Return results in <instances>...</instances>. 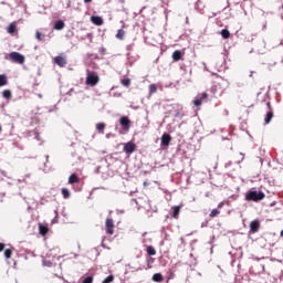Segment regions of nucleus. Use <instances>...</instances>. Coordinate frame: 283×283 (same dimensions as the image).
Listing matches in <instances>:
<instances>
[{"label": "nucleus", "mask_w": 283, "mask_h": 283, "mask_svg": "<svg viewBox=\"0 0 283 283\" xmlns=\"http://www.w3.org/2000/svg\"><path fill=\"white\" fill-rule=\"evenodd\" d=\"M264 198H266V195L262 191L250 190L245 193V200H248V202H260V200H264Z\"/></svg>", "instance_id": "f257e3e1"}, {"label": "nucleus", "mask_w": 283, "mask_h": 283, "mask_svg": "<svg viewBox=\"0 0 283 283\" xmlns=\"http://www.w3.org/2000/svg\"><path fill=\"white\" fill-rule=\"evenodd\" d=\"M99 81H101V77L98 76V73L87 71L86 85H90L91 87H95V85H98Z\"/></svg>", "instance_id": "f03ea898"}, {"label": "nucleus", "mask_w": 283, "mask_h": 283, "mask_svg": "<svg viewBox=\"0 0 283 283\" xmlns=\"http://www.w3.org/2000/svg\"><path fill=\"white\" fill-rule=\"evenodd\" d=\"M9 59L12 61V63H18L19 65H23L25 63V56L19 52H11L9 54Z\"/></svg>", "instance_id": "7ed1b4c3"}, {"label": "nucleus", "mask_w": 283, "mask_h": 283, "mask_svg": "<svg viewBox=\"0 0 283 283\" xmlns=\"http://www.w3.org/2000/svg\"><path fill=\"white\" fill-rule=\"evenodd\" d=\"M105 227H106V234L114 235V229L116 227V226H114V219L107 218L105 220Z\"/></svg>", "instance_id": "20e7f679"}, {"label": "nucleus", "mask_w": 283, "mask_h": 283, "mask_svg": "<svg viewBox=\"0 0 283 283\" xmlns=\"http://www.w3.org/2000/svg\"><path fill=\"white\" fill-rule=\"evenodd\" d=\"M119 125L124 129V132H129V126L132 125V120L127 116H122L119 118Z\"/></svg>", "instance_id": "39448f33"}, {"label": "nucleus", "mask_w": 283, "mask_h": 283, "mask_svg": "<svg viewBox=\"0 0 283 283\" xmlns=\"http://www.w3.org/2000/svg\"><path fill=\"white\" fill-rule=\"evenodd\" d=\"M125 154H134L136 151V144L128 142L124 146Z\"/></svg>", "instance_id": "423d86ee"}, {"label": "nucleus", "mask_w": 283, "mask_h": 283, "mask_svg": "<svg viewBox=\"0 0 283 283\" xmlns=\"http://www.w3.org/2000/svg\"><path fill=\"white\" fill-rule=\"evenodd\" d=\"M54 63L59 65V67H65L67 60L64 56L57 55L54 57Z\"/></svg>", "instance_id": "0eeeda50"}, {"label": "nucleus", "mask_w": 283, "mask_h": 283, "mask_svg": "<svg viewBox=\"0 0 283 283\" xmlns=\"http://www.w3.org/2000/svg\"><path fill=\"white\" fill-rule=\"evenodd\" d=\"M207 98H209V94H207L206 92H203L199 98H196L193 101V105L195 107H200V105H202V101H207Z\"/></svg>", "instance_id": "6e6552de"}, {"label": "nucleus", "mask_w": 283, "mask_h": 283, "mask_svg": "<svg viewBox=\"0 0 283 283\" xmlns=\"http://www.w3.org/2000/svg\"><path fill=\"white\" fill-rule=\"evenodd\" d=\"M250 231L251 233H258L260 231V221L253 220L250 222Z\"/></svg>", "instance_id": "1a4fd4ad"}, {"label": "nucleus", "mask_w": 283, "mask_h": 283, "mask_svg": "<svg viewBox=\"0 0 283 283\" xmlns=\"http://www.w3.org/2000/svg\"><path fill=\"white\" fill-rule=\"evenodd\" d=\"M169 143H171V135L165 133L161 136V146L163 147H169Z\"/></svg>", "instance_id": "9d476101"}, {"label": "nucleus", "mask_w": 283, "mask_h": 283, "mask_svg": "<svg viewBox=\"0 0 283 283\" xmlns=\"http://www.w3.org/2000/svg\"><path fill=\"white\" fill-rule=\"evenodd\" d=\"M268 107L270 111L266 113V116H265L266 125H269V123H271V120H273V111L271 109V102H268Z\"/></svg>", "instance_id": "9b49d317"}, {"label": "nucleus", "mask_w": 283, "mask_h": 283, "mask_svg": "<svg viewBox=\"0 0 283 283\" xmlns=\"http://www.w3.org/2000/svg\"><path fill=\"white\" fill-rule=\"evenodd\" d=\"M77 182H81V178H78L77 174H72L69 177V185H76Z\"/></svg>", "instance_id": "f8f14e48"}, {"label": "nucleus", "mask_w": 283, "mask_h": 283, "mask_svg": "<svg viewBox=\"0 0 283 283\" xmlns=\"http://www.w3.org/2000/svg\"><path fill=\"white\" fill-rule=\"evenodd\" d=\"M172 61H182V51L176 50L175 52H172Z\"/></svg>", "instance_id": "ddd939ff"}, {"label": "nucleus", "mask_w": 283, "mask_h": 283, "mask_svg": "<svg viewBox=\"0 0 283 283\" xmlns=\"http://www.w3.org/2000/svg\"><path fill=\"white\" fill-rule=\"evenodd\" d=\"M91 21L94 23V25H103V18L98 15H92Z\"/></svg>", "instance_id": "4468645a"}, {"label": "nucleus", "mask_w": 283, "mask_h": 283, "mask_svg": "<svg viewBox=\"0 0 283 283\" xmlns=\"http://www.w3.org/2000/svg\"><path fill=\"white\" fill-rule=\"evenodd\" d=\"M180 209H182V206L172 207V218H175V220H178V217L180 216Z\"/></svg>", "instance_id": "2eb2a0df"}, {"label": "nucleus", "mask_w": 283, "mask_h": 283, "mask_svg": "<svg viewBox=\"0 0 283 283\" xmlns=\"http://www.w3.org/2000/svg\"><path fill=\"white\" fill-rule=\"evenodd\" d=\"M50 228L48 226L39 224V233L40 235H48Z\"/></svg>", "instance_id": "dca6fc26"}, {"label": "nucleus", "mask_w": 283, "mask_h": 283, "mask_svg": "<svg viewBox=\"0 0 283 283\" xmlns=\"http://www.w3.org/2000/svg\"><path fill=\"white\" fill-rule=\"evenodd\" d=\"M64 28H65V22L63 20H57L53 27V29L55 30H63Z\"/></svg>", "instance_id": "f3484780"}, {"label": "nucleus", "mask_w": 283, "mask_h": 283, "mask_svg": "<svg viewBox=\"0 0 283 283\" xmlns=\"http://www.w3.org/2000/svg\"><path fill=\"white\" fill-rule=\"evenodd\" d=\"M7 32L9 33V34H14L15 32H17V23H10L9 24V27H8V29H7Z\"/></svg>", "instance_id": "a211bd4d"}, {"label": "nucleus", "mask_w": 283, "mask_h": 283, "mask_svg": "<svg viewBox=\"0 0 283 283\" xmlns=\"http://www.w3.org/2000/svg\"><path fill=\"white\" fill-rule=\"evenodd\" d=\"M96 129L99 132V134H105V123L96 124Z\"/></svg>", "instance_id": "6ab92c4d"}, {"label": "nucleus", "mask_w": 283, "mask_h": 283, "mask_svg": "<svg viewBox=\"0 0 283 283\" xmlns=\"http://www.w3.org/2000/svg\"><path fill=\"white\" fill-rule=\"evenodd\" d=\"M147 255H156V248L148 245L146 249Z\"/></svg>", "instance_id": "aec40b11"}, {"label": "nucleus", "mask_w": 283, "mask_h": 283, "mask_svg": "<svg viewBox=\"0 0 283 283\" xmlns=\"http://www.w3.org/2000/svg\"><path fill=\"white\" fill-rule=\"evenodd\" d=\"M164 277L163 274L156 273L153 275V282H163Z\"/></svg>", "instance_id": "412c9836"}, {"label": "nucleus", "mask_w": 283, "mask_h": 283, "mask_svg": "<svg viewBox=\"0 0 283 283\" xmlns=\"http://www.w3.org/2000/svg\"><path fill=\"white\" fill-rule=\"evenodd\" d=\"M116 39H119L120 41H123V39H125V30L119 29L117 31Z\"/></svg>", "instance_id": "4be33fe9"}, {"label": "nucleus", "mask_w": 283, "mask_h": 283, "mask_svg": "<svg viewBox=\"0 0 283 283\" xmlns=\"http://www.w3.org/2000/svg\"><path fill=\"white\" fill-rule=\"evenodd\" d=\"M2 96H3V98L10 99V98H12V92L10 90H4L2 92Z\"/></svg>", "instance_id": "5701e85b"}, {"label": "nucleus", "mask_w": 283, "mask_h": 283, "mask_svg": "<svg viewBox=\"0 0 283 283\" xmlns=\"http://www.w3.org/2000/svg\"><path fill=\"white\" fill-rule=\"evenodd\" d=\"M8 85V77L6 75H0V87Z\"/></svg>", "instance_id": "b1692460"}, {"label": "nucleus", "mask_w": 283, "mask_h": 283, "mask_svg": "<svg viewBox=\"0 0 283 283\" xmlns=\"http://www.w3.org/2000/svg\"><path fill=\"white\" fill-rule=\"evenodd\" d=\"M221 36L222 39H229V36H231V32H229L227 29H223L221 30Z\"/></svg>", "instance_id": "393cba45"}, {"label": "nucleus", "mask_w": 283, "mask_h": 283, "mask_svg": "<svg viewBox=\"0 0 283 283\" xmlns=\"http://www.w3.org/2000/svg\"><path fill=\"white\" fill-rule=\"evenodd\" d=\"M158 92V86L156 84H150L149 85V94H156Z\"/></svg>", "instance_id": "a878e982"}, {"label": "nucleus", "mask_w": 283, "mask_h": 283, "mask_svg": "<svg viewBox=\"0 0 283 283\" xmlns=\"http://www.w3.org/2000/svg\"><path fill=\"white\" fill-rule=\"evenodd\" d=\"M62 196L67 200V198H70V190L67 188H62Z\"/></svg>", "instance_id": "bb28decb"}, {"label": "nucleus", "mask_w": 283, "mask_h": 283, "mask_svg": "<svg viewBox=\"0 0 283 283\" xmlns=\"http://www.w3.org/2000/svg\"><path fill=\"white\" fill-rule=\"evenodd\" d=\"M122 85L124 87H129V85H132V80H129V78L122 80Z\"/></svg>", "instance_id": "cd10ccee"}, {"label": "nucleus", "mask_w": 283, "mask_h": 283, "mask_svg": "<svg viewBox=\"0 0 283 283\" xmlns=\"http://www.w3.org/2000/svg\"><path fill=\"white\" fill-rule=\"evenodd\" d=\"M4 258L7 260H10V258H12V250L11 249L4 250Z\"/></svg>", "instance_id": "c85d7f7f"}, {"label": "nucleus", "mask_w": 283, "mask_h": 283, "mask_svg": "<svg viewBox=\"0 0 283 283\" xmlns=\"http://www.w3.org/2000/svg\"><path fill=\"white\" fill-rule=\"evenodd\" d=\"M211 218H217V216H220V210L213 209L211 210L210 214Z\"/></svg>", "instance_id": "c756f323"}, {"label": "nucleus", "mask_w": 283, "mask_h": 283, "mask_svg": "<svg viewBox=\"0 0 283 283\" xmlns=\"http://www.w3.org/2000/svg\"><path fill=\"white\" fill-rule=\"evenodd\" d=\"M112 282H114V275L111 274L106 279H104L102 283H112Z\"/></svg>", "instance_id": "7c9ffc66"}, {"label": "nucleus", "mask_w": 283, "mask_h": 283, "mask_svg": "<svg viewBox=\"0 0 283 283\" xmlns=\"http://www.w3.org/2000/svg\"><path fill=\"white\" fill-rule=\"evenodd\" d=\"M94 282V277L92 276H87L83 280V283H93Z\"/></svg>", "instance_id": "2f4dec72"}, {"label": "nucleus", "mask_w": 283, "mask_h": 283, "mask_svg": "<svg viewBox=\"0 0 283 283\" xmlns=\"http://www.w3.org/2000/svg\"><path fill=\"white\" fill-rule=\"evenodd\" d=\"M35 39H36L38 41H43V38H41V32L36 31V33H35Z\"/></svg>", "instance_id": "473e14b6"}, {"label": "nucleus", "mask_w": 283, "mask_h": 283, "mask_svg": "<svg viewBox=\"0 0 283 283\" xmlns=\"http://www.w3.org/2000/svg\"><path fill=\"white\" fill-rule=\"evenodd\" d=\"M3 249H6V244L0 242V253L3 251Z\"/></svg>", "instance_id": "72a5a7b5"}, {"label": "nucleus", "mask_w": 283, "mask_h": 283, "mask_svg": "<svg viewBox=\"0 0 283 283\" xmlns=\"http://www.w3.org/2000/svg\"><path fill=\"white\" fill-rule=\"evenodd\" d=\"M222 207H224V201H221V202L218 205V209H222Z\"/></svg>", "instance_id": "f704fd0d"}, {"label": "nucleus", "mask_w": 283, "mask_h": 283, "mask_svg": "<svg viewBox=\"0 0 283 283\" xmlns=\"http://www.w3.org/2000/svg\"><path fill=\"white\" fill-rule=\"evenodd\" d=\"M144 187H149V181H144Z\"/></svg>", "instance_id": "c9c22d12"}, {"label": "nucleus", "mask_w": 283, "mask_h": 283, "mask_svg": "<svg viewBox=\"0 0 283 283\" xmlns=\"http://www.w3.org/2000/svg\"><path fill=\"white\" fill-rule=\"evenodd\" d=\"M84 3H92V0H84Z\"/></svg>", "instance_id": "e433bc0d"}, {"label": "nucleus", "mask_w": 283, "mask_h": 283, "mask_svg": "<svg viewBox=\"0 0 283 283\" xmlns=\"http://www.w3.org/2000/svg\"><path fill=\"white\" fill-rule=\"evenodd\" d=\"M281 238H283V230L281 231Z\"/></svg>", "instance_id": "4c0bfd02"}, {"label": "nucleus", "mask_w": 283, "mask_h": 283, "mask_svg": "<svg viewBox=\"0 0 283 283\" xmlns=\"http://www.w3.org/2000/svg\"><path fill=\"white\" fill-rule=\"evenodd\" d=\"M0 132H1V126H0Z\"/></svg>", "instance_id": "58836bf2"}]
</instances>
